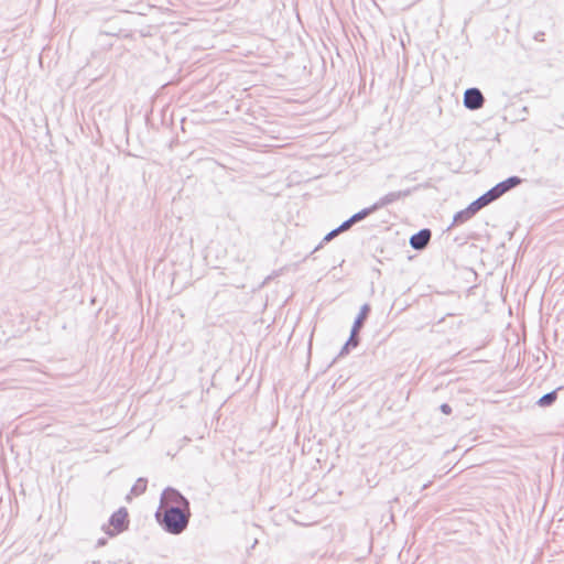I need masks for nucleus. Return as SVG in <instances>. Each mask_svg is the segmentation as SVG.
<instances>
[{"label": "nucleus", "instance_id": "f257e3e1", "mask_svg": "<svg viewBox=\"0 0 564 564\" xmlns=\"http://www.w3.org/2000/svg\"><path fill=\"white\" fill-rule=\"evenodd\" d=\"M189 509L156 510L155 519L161 527L171 534H181L188 525Z\"/></svg>", "mask_w": 564, "mask_h": 564}, {"label": "nucleus", "instance_id": "f03ea898", "mask_svg": "<svg viewBox=\"0 0 564 564\" xmlns=\"http://www.w3.org/2000/svg\"><path fill=\"white\" fill-rule=\"evenodd\" d=\"M172 508L178 509V510H183V509L188 510L189 502L176 489L166 488L161 495L160 507L158 510H169Z\"/></svg>", "mask_w": 564, "mask_h": 564}, {"label": "nucleus", "instance_id": "7ed1b4c3", "mask_svg": "<svg viewBox=\"0 0 564 564\" xmlns=\"http://www.w3.org/2000/svg\"><path fill=\"white\" fill-rule=\"evenodd\" d=\"M485 98L478 88H468L464 94V106L469 110L480 109Z\"/></svg>", "mask_w": 564, "mask_h": 564}, {"label": "nucleus", "instance_id": "20e7f679", "mask_svg": "<svg viewBox=\"0 0 564 564\" xmlns=\"http://www.w3.org/2000/svg\"><path fill=\"white\" fill-rule=\"evenodd\" d=\"M368 312H369V306L367 304H365L361 307V311L352 325L350 337L348 339V344H352V347H357V345H358L357 334H358L360 327L362 326V323L366 319Z\"/></svg>", "mask_w": 564, "mask_h": 564}, {"label": "nucleus", "instance_id": "39448f33", "mask_svg": "<svg viewBox=\"0 0 564 564\" xmlns=\"http://www.w3.org/2000/svg\"><path fill=\"white\" fill-rule=\"evenodd\" d=\"M431 236L430 229H422L410 238V246L415 250H422L429 245Z\"/></svg>", "mask_w": 564, "mask_h": 564}, {"label": "nucleus", "instance_id": "423d86ee", "mask_svg": "<svg viewBox=\"0 0 564 564\" xmlns=\"http://www.w3.org/2000/svg\"><path fill=\"white\" fill-rule=\"evenodd\" d=\"M409 194V192H391V193H388L386 194L384 196H382L378 202H376L373 205H372V209H379V208H382L384 206H388L397 200H399L400 198L406 196Z\"/></svg>", "mask_w": 564, "mask_h": 564}, {"label": "nucleus", "instance_id": "0eeeda50", "mask_svg": "<svg viewBox=\"0 0 564 564\" xmlns=\"http://www.w3.org/2000/svg\"><path fill=\"white\" fill-rule=\"evenodd\" d=\"M127 510L124 508L116 511L110 518V524L119 532L123 530L124 522L127 519Z\"/></svg>", "mask_w": 564, "mask_h": 564}, {"label": "nucleus", "instance_id": "6e6552de", "mask_svg": "<svg viewBox=\"0 0 564 564\" xmlns=\"http://www.w3.org/2000/svg\"><path fill=\"white\" fill-rule=\"evenodd\" d=\"M520 183H521V178H519L518 176H511V177L507 178L506 181L498 183L497 186L499 187L500 193L505 194L508 191H510L511 188L518 186Z\"/></svg>", "mask_w": 564, "mask_h": 564}, {"label": "nucleus", "instance_id": "1a4fd4ad", "mask_svg": "<svg viewBox=\"0 0 564 564\" xmlns=\"http://www.w3.org/2000/svg\"><path fill=\"white\" fill-rule=\"evenodd\" d=\"M475 214H476L475 210L470 209V205H469L467 208L458 212L454 216V224H463V223L467 221L468 219H470Z\"/></svg>", "mask_w": 564, "mask_h": 564}, {"label": "nucleus", "instance_id": "9d476101", "mask_svg": "<svg viewBox=\"0 0 564 564\" xmlns=\"http://www.w3.org/2000/svg\"><path fill=\"white\" fill-rule=\"evenodd\" d=\"M490 203L491 202H490L487 193H485L484 195H481L479 198H477L476 200H474L470 204V209H474L475 213H477L478 210H480L485 206L489 205Z\"/></svg>", "mask_w": 564, "mask_h": 564}, {"label": "nucleus", "instance_id": "9b49d317", "mask_svg": "<svg viewBox=\"0 0 564 564\" xmlns=\"http://www.w3.org/2000/svg\"><path fill=\"white\" fill-rule=\"evenodd\" d=\"M556 391L549 392L539 399L538 404L540 406H549L556 400Z\"/></svg>", "mask_w": 564, "mask_h": 564}, {"label": "nucleus", "instance_id": "f8f14e48", "mask_svg": "<svg viewBox=\"0 0 564 564\" xmlns=\"http://www.w3.org/2000/svg\"><path fill=\"white\" fill-rule=\"evenodd\" d=\"M377 209H372V206L368 208H364L362 210L356 213L350 218L354 221V224L365 219L367 216H369L371 213L376 212Z\"/></svg>", "mask_w": 564, "mask_h": 564}, {"label": "nucleus", "instance_id": "ddd939ff", "mask_svg": "<svg viewBox=\"0 0 564 564\" xmlns=\"http://www.w3.org/2000/svg\"><path fill=\"white\" fill-rule=\"evenodd\" d=\"M147 489V480L143 478H139L133 485L131 492L135 496L143 494Z\"/></svg>", "mask_w": 564, "mask_h": 564}, {"label": "nucleus", "instance_id": "4468645a", "mask_svg": "<svg viewBox=\"0 0 564 564\" xmlns=\"http://www.w3.org/2000/svg\"><path fill=\"white\" fill-rule=\"evenodd\" d=\"M487 195H488L490 202H494V200L498 199L500 196H502L503 193H500L499 187L496 185L487 192Z\"/></svg>", "mask_w": 564, "mask_h": 564}, {"label": "nucleus", "instance_id": "2eb2a0df", "mask_svg": "<svg viewBox=\"0 0 564 564\" xmlns=\"http://www.w3.org/2000/svg\"><path fill=\"white\" fill-rule=\"evenodd\" d=\"M352 225H354V221L351 220V218H349L346 221H344L339 227H337V230H339V234H340L343 231L348 230Z\"/></svg>", "mask_w": 564, "mask_h": 564}, {"label": "nucleus", "instance_id": "dca6fc26", "mask_svg": "<svg viewBox=\"0 0 564 564\" xmlns=\"http://www.w3.org/2000/svg\"><path fill=\"white\" fill-rule=\"evenodd\" d=\"M338 234H339V230H337V228H336V229L332 230L330 232H328V234L324 237L323 241H324V242H328V241H330L332 239H334Z\"/></svg>", "mask_w": 564, "mask_h": 564}, {"label": "nucleus", "instance_id": "f3484780", "mask_svg": "<svg viewBox=\"0 0 564 564\" xmlns=\"http://www.w3.org/2000/svg\"><path fill=\"white\" fill-rule=\"evenodd\" d=\"M441 411H442L443 413H445V414H451V412H452V408H451L448 404H446V403H445V404H442V405H441Z\"/></svg>", "mask_w": 564, "mask_h": 564}, {"label": "nucleus", "instance_id": "a211bd4d", "mask_svg": "<svg viewBox=\"0 0 564 564\" xmlns=\"http://www.w3.org/2000/svg\"><path fill=\"white\" fill-rule=\"evenodd\" d=\"M349 347H352V344H348V340H347L346 344L344 345V347L341 348L339 355L343 356V355L347 354Z\"/></svg>", "mask_w": 564, "mask_h": 564}]
</instances>
